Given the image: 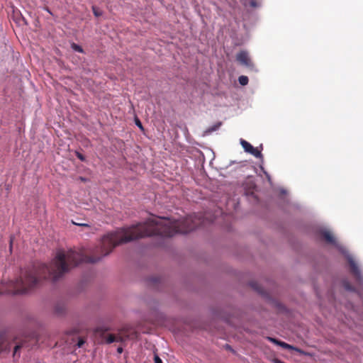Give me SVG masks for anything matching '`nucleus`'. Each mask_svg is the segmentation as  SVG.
<instances>
[{
	"mask_svg": "<svg viewBox=\"0 0 363 363\" xmlns=\"http://www.w3.org/2000/svg\"><path fill=\"white\" fill-rule=\"evenodd\" d=\"M251 287L257 291L259 294H264V289L262 286L257 281H251L250 283Z\"/></svg>",
	"mask_w": 363,
	"mask_h": 363,
	"instance_id": "nucleus-10",
	"label": "nucleus"
},
{
	"mask_svg": "<svg viewBox=\"0 0 363 363\" xmlns=\"http://www.w3.org/2000/svg\"><path fill=\"white\" fill-rule=\"evenodd\" d=\"M157 280L156 279H152V280L151 281V282H150V284H151V285H152V286L156 285V282H157Z\"/></svg>",
	"mask_w": 363,
	"mask_h": 363,
	"instance_id": "nucleus-23",
	"label": "nucleus"
},
{
	"mask_svg": "<svg viewBox=\"0 0 363 363\" xmlns=\"http://www.w3.org/2000/svg\"><path fill=\"white\" fill-rule=\"evenodd\" d=\"M135 124L140 128V129H143V125L140 122V121L138 119V118H136L135 120Z\"/></svg>",
	"mask_w": 363,
	"mask_h": 363,
	"instance_id": "nucleus-19",
	"label": "nucleus"
},
{
	"mask_svg": "<svg viewBox=\"0 0 363 363\" xmlns=\"http://www.w3.org/2000/svg\"><path fill=\"white\" fill-rule=\"evenodd\" d=\"M322 238L328 243L329 244H331V245H335L336 244V241H335V237L333 236V235L332 233H330L329 231H323L322 233Z\"/></svg>",
	"mask_w": 363,
	"mask_h": 363,
	"instance_id": "nucleus-6",
	"label": "nucleus"
},
{
	"mask_svg": "<svg viewBox=\"0 0 363 363\" xmlns=\"http://www.w3.org/2000/svg\"><path fill=\"white\" fill-rule=\"evenodd\" d=\"M237 61L242 65L247 67H252L253 63L252 62L248 53L246 51H240L236 55Z\"/></svg>",
	"mask_w": 363,
	"mask_h": 363,
	"instance_id": "nucleus-5",
	"label": "nucleus"
},
{
	"mask_svg": "<svg viewBox=\"0 0 363 363\" xmlns=\"http://www.w3.org/2000/svg\"><path fill=\"white\" fill-rule=\"evenodd\" d=\"M57 276H55V277H54V279H55V280H57Z\"/></svg>",
	"mask_w": 363,
	"mask_h": 363,
	"instance_id": "nucleus-30",
	"label": "nucleus"
},
{
	"mask_svg": "<svg viewBox=\"0 0 363 363\" xmlns=\"http://www.w3.org/2000/svg\"><path fill=\"white\" fill-rule=\"evenodd\" d=\"M79 226H84V227H89V225L86 223H82V224H77Z\"/></svg>",
	"mask_w": 363,
	"mask_h": 363,
	"instance_id": "nucleus-25",
	"label": "nucleus"
},
{
	"mask_svg": "<svg viewBox=\"0 0 363 363\" xmlns=\"http://www.w3.org/2000/svg\"><path fill=\"white\" fill-rule=\"evenodd\" d=\"M5 338L3 335H0V353L7 349V346H4Z\"/></svg>",
	"mask_w": 363,
	"mask_h": 363,
	"instance_id": "nucleus-12",
	"label": "nucleus"
},
{
	"mask_svg": "<svg viewBox=\"0 0 363 363\" xmlns=\"http://www.w3.org/2000/svg\"><path fill=\"white\" fill-rule=\"evenodd\" d=\"M104 330H102L101 328H98L96 330V332H103Z\"/></svg>",
	"mask_w": 363,
	"mask_h": 363,
	"instance_id": "nucleus-27",
	"label": "nucleus"
},
{
	"mask_svg": "<svg viewBox=\"0 0 363 363\" xmlns=\"http://www.w3.org/2000/svg\"><path fill=\"white\" fill-rule=\"evenodd\" d=\"M201 225V213H194L180 220L166 217H152L144 223L119 228L104 235L99 243L87 251L59 250L49 263L33 264V272H68L81 264H95L108 255L118 245L144 237H172L187 233Z\"/></svg>",
	"mask_w": 363,
	"mask_h": 363,
	"instance_id": "nucleus-1",
	"label": "nucleus"
},
{
	"mask_svg": "<svg viewBox=\"0 0 363 363\" xmlns=\"http://www.w3.org/2000/svg\"><path fill=\"white\" fill-rule=\"evenodd\" d=\"M274 363H286V362H283V361H281V360H280L279 359H274Z\"/></svg>",
	"mask_w": 363,
	"mask_h": 363,
	"instance_id": "nucleus-22",
	"label": "nucleus"
},
{
	"mask_svg": "<svg viewBox=\"0 0 363 363\" xmlns=\"http://www.w3.org/2000/svg\"><path fill=\"white\" fill-rule=\"evenodd\" d=\"M12 243H13V240H12V239H11V240H10V251L11 252L12 250Z\"/></svg>",
	"mask_w": 363,
	"mask_h": 363,
	"instance_id": "nucleus-26",
	"label": "nucleus"
},
{
	"mask_svg": "<svg viewBox=\"0 0 363 363\" xmlns=\"http://www.w3.org/2000/svg\"><path fill=\"white\" fill-rule=\"evenodd\" d=\"M59 277L61 276V275H63L64 274L62 273H60V274H57Z\"/></svg>",
	"mask_w": 363,
	"mask_h": 363,
	"instance_id": "nucleus-29",
	"label": "nucleus"
},
{
	"mask_svg": "<svg viewBox=\"0 0 363 363\" xmlns=\"http://www.w3.org/2000/svg\"><path fill=\"white\" fill-rule=\"evenodd\" d=\"M40 274H0V294H19L40 284Z\"/></svg>",
	"mask_w": 363,
	"mask_h": 363,
	"instance_id": "nucleus-2",
	"label": "nucleus"
},
{
	"mask_svg": "<svg viewBox=\"0 0 363 363\" xmlns=\"http://www.w3.org/2000/svg\"><path fill=\"white\" fill-rule=\"evenodd\" d=\"M92 10H93V13H94V16H96L97 17L101 16V13L98 12L94 6H93Z\"/></svg>",
	"mask_w": 363,
	"mask_h": 363,
	"instance_id": "nucleus-20",
	"label": "nucleus"
},
{
	"mask_svg": "<svg viewBox=\"0 0 363 363\" xmlns=\"http://www.w3.org/2000/svg\"><path fill=\"white\" fill-rule=\"evenodd\" d=\"M248 77L244 75L240 76L238 78L239 83L242 86L247 85L248 84Z\"/></svg>",
	"mask_w": 363,
	"mask_h": 363,
	"instance_id": "nucleus-13",
	"label": "nucleus"
},
{
	"mask_svg": "<svg viewBox=\"0 0 363 363\" xmlns=\"http://www.w3.org/2000/svg\"><path fill=\"white\" fill-rule=\"evenodd\" d=\"M66 311V306L64 303L59 302L55 306V311L57 315H62Z\"/></svg>",
	"mask_w": 363,
	"mask_h": 363,
	"instance_id": "nucleus-9",
	"label": "nucleus"
},
{
	"mask_svg": "<svg viewBox=\"0 0 363 363\" xmlns=\"http://www.w3.org/2000/svg\"><path fill=\"white\" fill-rule=\"evenodd\" d=\"M71 48L76 52H81V53L84 52L83 48L80 45H79L74 43H72Z\"/></svg>",
	"mask_w": 363,
	"mask_h": 363,
	"instance_id": "nucleus-15",
	"label": "nucleus"
},
{
	"mask_svg": "<svg viewBox=\"0 0 363 363\" xmlns=\"http://www.w3.org/2000/svg\"><path fill=\"white\" fill-rule=\"evenodd\" d=\"M343 285H344V287L345 288V289H347L348 291H354V287L352 286H351L350 284V283L347 281H344Z\"/></svg>",
	"mask_w": 363,
	"mask_h": 363,
	"instance_id": "nucleus-16",
	"label": "nucleus"
},
{
	"mask_svg": "<svg viewBox=\"0 0 363 363\" xmlns=\"http://www.w3.org/2000/svg\"><path fill=\"white\" fill-rule=\"evenodd\" d=\"M268 340L270 342H272L277 345H279L280 347H281L284 349H291V350L294 349V347L291 345L287 344L286 342L278 340L274 337H269Z\"/></svg>",
	"mask_w": 363,
	"mask_h": 363,
	"instance_id": "nucleus-8",
	"label": "nucleus"
},
{
	"mask_svg": "<svg viewBox=\"0 0 363 363\" xmlns=\"http://www.w3.org/2000/svg\"><path fill=\"white\" fill-rule=\"evenodd\" d=\"M76 156L81 161H85V157L82 154H81L80 152H76Z\"/></svg>",
	"mask_w": 363,
	"mask_h": 363,
	"instance_id": "nucleus-17",
	"label": "nucleus"
},
{
	"mask_svg": "<svg viewBox=\"0 0 363 363\" xmlns=\"http://www.w3.org/2000/svg\"><path fill=\"white\" fill-rule=\"evenodd\" d=\"M84 344V340L82 339H80V340H79V341L77 342V346H78V347H82V345Z\"/></svg>",
	"mask_w": 363,
	"mask_h": 363,
	"instance_id": "nucleus-21",
	"label": "nucleus"
},
{
	"mask_svg": "<svg viewBox=\"0 0 363 363\" xmlns=\"http://www.w3.org/2000/svg\"><path fill=\"white\" fill-rule=\"evenodd\" d=\"M220 125H221V123L218 122V123L215 124L214 125L208 128L206 130V133H211L212 132L216 131V130H218Z\"/></svg>",
	"mask_w": 363,
	"mask_h": 363,
	"instance_id": "nucleus-11",
	"label": "nucleus"
},
{
	"mask_svg": "<svg viewBox=\"0 0 363 363\" xmlns=\"http://www.w3.org/2000/svg\"><path fill=\"white\" fill-rule=\"evenodd\" d=\"M123 337L120 335L108 334L106 338V342L108 344L114 342H122Z\"/></svg>",
	"mask_w": 363,
	"mask_h": 363,
	"instance_id": "nucleus-7",
	"label": "nucleus"
},
{
	"mask_svg": "<svg viewBox=\"0 0 363 363\" xmlns=\"http://www.w3.org/2000/svg\"><path fill=\"white\" fill-rule=\"evenodd\" d=\"M26 341H23L22 342L19 343V344H17L15 347H14V352H13V356H15L18 351L21 348V347H26Z\"/></svg>",
	"mask_w": 363,
	"mask_h": 363,
	"instance_id": "nucleus-14",
	"label": "nucleus"
},
{
	"mask_svg": "<svg viewBox=\"0 0 363 363\" xmlns=\"http://www.w3.org/2000/svg\"><path fill=\"white\" fill-rule=\"evenodd\" d=\"M154 361L155 363H162V359L157 355H155Z\"/></svg>",
	"mask_w": 363,
	"mask_h": 363,
	"instance_id": "nucleus-18",
	"label": "nucleus"
},
{
	"mask_svg": "<svg viewBox=\"0 0 363 363\" xmlns=\"http://www.w3.org/2000/svg\"><path fill=\"white\" fill-rule=\"evenodd\" d=\"M240 144L246 152L251 154L252 155L255 156L257 158L262 157V154L261 151L258 150L257 148L254 147L247 141L243 139H240Z\"/></svg>",
	"mask_w": 363,
	"mask_h": 363,
	"instance_id": "nucleus-3",
	"label": "nucleus"
},
{
	"mask_svg": "<svg viewBox=\"0 0 363 363\" xmlns=\"http://www.w3.org/2000/svg\"><path fill=\"white\" fill-rule=\"evenodd\" d=\"M117 352L121 354L123 352V348L121 347H118Z\"/></svg>",
	"mask_w": 363,
	"mask_h": 363,
	"instance_id": "nucleus-24",
	"label": "nucleus"
},
{
	"mask_svg": "<svg viewBox=\"0 0 363 363\" xmlns=\"http://www.w3.org/2000/svg\"><path fill=\"white\" fill-rule=\"evenodd\" d=\"M73 223H74V225H77V224H82V223H81V222H79V223H75V222H73Z\"/></svg>",
	"mask_w": 363,
	"mask_h": 363,
	"instance_id": "nucleus-28",
	"label": "nucleus"
},
{
	"mask_svg": "<svg viewBox=\"0 0 363 363\" xmlns=\"http://www.w3.org/2000/svg\"><path fill=\"white\" fill-rule=\"evenodd\" d=\"M347 261L350 272H360L362 270V265L352 255H347Z\"/></svg>",
	"mask_w": 363,
	"mask_h": 363,
	"instance_id": "nucleus-4",
	"label": "nucleus"
}]
</instances>
